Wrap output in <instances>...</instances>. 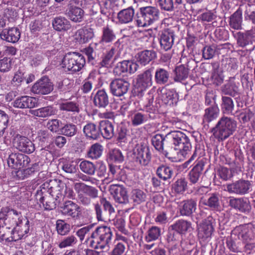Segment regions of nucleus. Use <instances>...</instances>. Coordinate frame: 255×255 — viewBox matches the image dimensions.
I'll list each match as a JSON object with an SVG mask.
<instances>
[{
	"label": "nucleus",
	"mask_w": 255,
	"mask_h": 255,
	"mask_svg": "<svg viewBox=\"0 0 255 255\" xmlns=\"http://www.w3.org/2000/svg\"><path fill=\"white\" fill-rule=\"evenodd\" d=\"M167 139H169L175 146L174 149L177 152L178 160L185 158L190 152L192 146L189 137L180 131H173L166 134Z\"/></svg>",
	"instance_id": "obj_1"
},
{
	"label": "nucleus",
	"mask_w": 255,
	"mask_h": 255,
	"mask_svg": "<svg viewBox=\"0 0 255 255\" xmlns=\"http://www.w3.org/2000/svg\"><path fill=\"white\" fill-rule=\"evenodd\" d=\"M93 239L90 242L91 246L96 249H101L103 252H109L111 245L112 231L110 227L102 226L98 228L91 235Z\"/></svg>",
	"instance_id": "obj_2"
},
{
	"label": "nucleus",
	"mask_w": 255,
	"mask_h": 255,
	"mask_svg": "<svg viewBox=\"0 0 255 255\" xmlns=\"http://www.w3.org/2000/svg\"><path fill=\"white\" fill-rule=\"evenodd\" d=\"M160 12L154 6H143L138 8L134 18L138 27H146L159 20Z\"/></svg>",
	"instance_id": "obj_3"
},
{
	"label": "nucleus",
	"mask_w": 255,
	"mask_h": 255,
	"mask_svg": "<svg viewBox=\"0 0 255 255\" xmlns=\"http://www.w3.org/2000/svg\"><path fill=\"white\" fill-rule=\"evenodd\" d=\"M237 122L233 119L223 116L211 129V132L216 139L222 141L232 135L237 128Z\"/></svg>",
	"instance_id": "obj_4"
},
{
	"label": "nucleus",
	"mask_w": 255,
	"mask_h": 255,
	"mask_svg": "<svg viewBox=\"0 0 255 255\" xmlns=\"http://www.w3.org/2000/svg\"><path fill=\"white\" fill-rule=\"evenodd\" d=\"M65 187V183L60 180H50L48 182H45L41 185L40 189L36 192V198H38V195H42L47 192L57 202H59L64 198V190Z\"/></svg>",
	"instance_id": "obj_5"
},
{
	"label": "nucleus",
	"mask_w": 255,
	"mask_h": 255,
	"mask_svg": "<svg viewBox=\"0 0 255 255\" xmlns=\"http://www.w3.org/2000/svg\"><path fill=\"white\" fill-rule=\"evenodd\" d=\"M85 63V58L81 54L68 52L62 58L60 65L65 71L74 73L81 71Z\"/></svg>",
	"instance_id": "obj_6"
},
{
	"label": "nucleus",
	"mask_w": 255,
	"mask_h": 255,
	"mask_svg": "<svg viewBox=\"0 0 255 255\" xmlns=\"http://www.w3.org/2000/svg\"><path fill=\"white\" fill-rule=\"evenodd\" d=\"M153 68H149L138 74L135 79L133 91L135 96L141 97L143 93L152 85Z\"/></svg>",
	"instance_id": "obj_7"
},
{
	"label": "nucleus",
	"mask_w": 255,
	"mask_h": 255,
	"mask_svg": "<svg viewBox=\"0 0 255 255\" xmlns=\"http://www.w3.org/2000/svg\"><path fill=\"white\" fill-rule=\"evenodd\" d=\"M26 218L22 216L21 212L8 207H2L0 211V220L11 228L21 224Z\"/></svg>",
	"instance_id": "obj_8"
},
{
	"label": "nucleus",
	"mask_w": 255,
	"mask_h": 255,
	"mask_svg": "<svg viewBox=\"0 0 255 255\" xmlns=\"http://www.w3.org/2000/svg\"><path fill=\"white\" fill-rule=\"evenodd\" d=\"M252 181L243 179H239L227 185V191L231 194L245 195L252 190Z\"/></svg>",
	"instance_id": "obj_9"
},
{
	"label": "nucleus",
	"mask_w": 255,
	"mask_h": 255,
	"mask_svg": "<svg viewBox=\"0 0 255 255\" xmlns=\"http://www.w3.org/2000/svg\"><path fill=\"white\" fill-rule=\"evenodd\" d=\"M180 62L185 63L177 66L174 70L175 82H181L187 79L189 75V71L191 67L190 64H195V61L192 58L187 59L185 56L182 54Z\"/></svg>",
	"instance_id": "obj_10"
},
{
	"label": "nucleus",
	"mask_w": 255,
	"mask_h": 255,
	"mask_svg": "<svg viewBox=\"0 0 255 255\" xmlns=\"http://www.w3.org/2000/svg\"><path fill=\"white\" fill-rule=\"evenodd\" d=\"M254 228L252 224L240 225L232 231V237L235 236L239 240H242L245 243L251 241L253 237Z\"/></svg>",
	"instance_id": "obj_11"
},
{
	"label": "nucleus",
	"mask_w": 255,
	"mask_h": 255,
	"mask_svg": "<svg viewBox=\"0 0 255 255\" xmlns=\"http://www.w3.org/2000/svg\"><path fill=\"white\" fill-rule=\"evenodd\" d=\"M13 146L19 151L30 154L35 149L34 143L28 137L17 135L13 140Z\"/></svg>",
	"instance_id": "obj_12"
},
{
	"label": "nucleus",
	"mask_w": 255,
	"mask_h": 255,
	"mask_svg": "<svg viewBox=\"0 0 255 255\" xmlns=\"http://www.w3.org/2000/svg\"><path fill=\"white\" fill-rule=\"evenodd\" d=\"M138 65L131 60H123L118 62L115 66L113 73L115 75L120 76L123 74H133L137 70Z\"/></svg>",
	"instance_id": "obj_13"
},
{
	"label": "nucleus",
	"mask_w": 255,
	"mask_h": 255,
	"mask_svg": "<svg viewBox=\"0 0 255 255\" xmlns=\"http://www.w3.org/2000/svg\"><path fill=\"white\" fill-rule=\"evenodd\" d=\"M61 211L63 215L70 216L74 220H78L81 215L80 206L72 201H66L61 207Z\"/></svg>",
	"instance_id": "obj_14"
},
{
	"label": "nucleus",
	"mask_w": 255,
	"mask_h": 255,
	"mask_svg": "<svg viewBox=\"0 0 255 255\" xmlns=\"http://www.w3.org/2000/svg\"><path fill=\"white\" fill-rule=\"evenodd\" d=\"M12 105L16 108L31 109L38 106V99L33 97L22 96L16 98Z\"/></svg>",
	"instance_id": "obj_15"
},
{
	"label": "nucleus",
	"mask_w": 255,
	"mask_h": 255,
	"mask_svg": "<svg viewBox=\"0 0 255 255\" xmlns=\"http://www.w3.org/2000/svg\"><path fill=\"white\" fill-rule=\"evenodd\" d=\"M53 90L51 83L47 77H43L32 87L31 91L35 94L46 95Z\"/></svg>",
	"instance_id": "obj_16"
},
{
	"label": "nucleus",
	"mask_w": 255,
	"mask_h": 255,
	"mask_svg": "<svg viewBox=\"0 0 255 255\" xmlns=\"http://www.w3.org/2000/svg\"><path fill=\"white\" fill-rule=\"evenodd\" d=\"M166 139V135L164 136L163 134H156L152 137L151 143L155 149L158 151L162 152L166 158L173 162L177 161L178 159L176 158V156H172L171 155V153L166 150H164V141Z\"/></svg>",
	"instance_id": "obj_17"
},
{
	"label": "nucleus",
	"mask_w": 255,
	"mask_h": 255,
	"mask_svg": "<svg viewBox=\"0 0 255 255\" xmlns=\"http://www.w3.org/2000/svg\"><path fill=\"white\" fill-rule=\"evenodd\" d=\"M240 83L235 82V77H231L221 88V92L224 96L229 95L232 97L239 96Z\"/></svg>",
	"instance_id": "obj_18"
},
{
	"label": "nucleus",
	"mask_w": 255,
	"mask_h": 255,
	"mask_svg": "<svg viewBox=\"0 0 255 255\" xmlns=\"http://www.w3.org/2000/svg\"><path fill=\"white\" fill-rule=\"evenodd\" d=\"M197 208V201L194 199H188L178 203V209L182 216L190 217Z\"/></svg>",
	"instance_id": "obj_19"
},
{
	"label": "nucleus",
	"mask_w": 255,
	"mask_h": 255,
	"mask_svg": "<svg viewBox=\"0 0 255 255\" xmlns=\"http://www.w3.org/2000/svg\"><path fill=\"white\" fill-rule=\"evenodd\" d=\"M229 203L232 208L245 214L249 213L252 209L250 201L244 198L232 197L230 199Z\"/></svg>",
	"instance_id": "obj_20"
},
{
	"label": "nucleus",
	"mask_w": 255,
	"mask_h": 255,
	"mask_svg": "<svg viewBox=\"0 0 255 255\" xmlns=\"http://www.w3.org/2000/svg\"><path fill=\"white\" fill-rule=\"evenodd\" d=\"M212 218L208 217L207 219L200 224L198 232V237L203 241L211 238L214 231V227L211 222Z\"/></svg>",
	"instance_id": "obj_21"
},
{
	"label": "nucleus",
	"mask_w": 255,
	"mask_h": 255,
	"mask_svg": "<svg viewBox=\"0 0 255 255\" xmlns=\"http://www.w3.org/2000/svg\"><path fill=\"white\" fill-rule=\"evenodd\" d=\"M175 36V33L172 30L168 29L163 31L159 38L161 48L165 51L170 50L174 44Z\"/></svg>",
	"instance_id": "obj_22"
},
{
	"label": "nucleus",
	"mask_w": 255,
	"mask_h": 255,
	"mask_svg": "<svg viewBox=\"0 0 255 255\" xmlns=\"http://www.w3.org/2000/svg\"><path fill=\"white\" fill-rule=\"evenodd\" d=\"M155 117L154 112H136L131 117V123L133 126H138L149 120L154 119Z\"/></svg>",
	"instance_id": "obj_23"
},
{
	"label": "nucleus",
	"mask_w": 255,
	"mask_h": 255,
	"mask_svg": "<svg viewBox=\"0 0 255 255\" xmlns=\"http://www.w3.org/2000/svg\"><path fill=\"white\" fill-rule=\"evenodd\" d=\"M136 160L142 165H147L151 159V153L148 146H138L134 152Z\"/></svg>",
	"instance_id": "obj_24"
},
{
	"label": "nucleus",
	"mask_w": 255,
	"mask_h": 255,
	"mask_svg": "<svg viewBox=\"0 0 255 255\" xmlns=\"http://www.w3.org/2000/svg\"><path fill=\"white\" fill-rule=\"evenodd\" d=\"M220 199L218 193H212L209 194V197L207 199L202 198L200 203L208 207L213 211H218L221 208Z\"/></svg>",
	"instance_id": "obj_25"
},
{
	"label": "nucleus",
	"mask_w": 255,
	"mask_h": 255,
	"mask_svg": "<svg viewBox=\"0 0 255 255\" xmlns=\"http://www.w3.org/2000/svg\"><path fill=\"white\" fill-rule=\"evenodd\" d=\"M204 165V162L202 160L197 162L195 165L189 171L188 174V178L190 183L195 184L198 182L202 174Z\"/></svg>",
	"instance_id": "obj_26"
},
{
	"label": "nucleus",
	"mask_w": 255,
	"mask_h": 255,
	"mask_svg": "<svg viewBox=\"0 0 255 255\" xmlns=\"http://www.w3.org/2000/svg\"><path fill=\"white\" fill-rule=\"evenodd\" d=\"M0 36L2 40L8 42L16 43L20 37V32L17 28L12 27L3 29Z\"/></svg>",
	"instance_id": "obj_27"
},
{
	"label": "nucleus",
	"mask_w": 255,
	"mask_h": 255,
	"mask_svg": "<svg viewBox=\"0 0 255 255\" xmlns=\"http://www.w3.org/2000/svg\"><path fill=\"white\" fill-rule=\"evenodd\" d=\"M58 105L59 110L62 111L77 114L80 111L79 104L76 101L61 99Z\"/></svg>",
	"instance_id": "obj_28"
},
{
	"label": "nucleus",
	"mask_w": 255,
	"mask_h": 255,
	"mask_svg": "<svg viewBox=\"0 0 255 255\" xmlns=\"http://www.w3.org/2000/svg\"><path fill=\"white\" fill-rule=\"evenodd\" d=\"M94 36L93 28L84 27L78 29L75 34L76 39L80 43H85L92 39Z\"/></svg>",
	"instance_id": "obj_29"
},
{
	"label": "nucleus",
	"mask_w": 255,
	"mask_h": 255,
	"mask_svg": "<svg viewBox=\"0 0 255 255\" xmlns=\"http://www.w3.org/2000/svg\"><path fill=\"white\" fill-rule=\"evenodd\" d=\"M129 83L121 79L113 80V95L120 97L128 90Z\"/></svg>",
	"instance_id": "obj_30"
},
{
	"label": "nucleus",
	"mask_w": 255,
	"mask_h": 255,
	"mask_svg": "<svg viewBox=\"0 0 255 255\" xmlns=\"http://www.w3.org/2000/svg\"><path fill=\"white\" fill-rule=\"evenodd\" d=\"M113 197L117 202L125 204L128 202L127 192L123 186L113 184Z\"/></svg>",
	"instance_id": "obj_31"
},
{
	"label": "nucleus",
	"mask_w": 255,
	"mask_h": 255,
	"mask_svg": "<svg viewBox=\"0 0 255 255\" xmlns=\"http://www.w3.org/2000/svg\"><path fill=\"white\" fill-rule=\"evenodd\" d=\"M219 114V109L218 106L209 107L205 110V114L203 118L202 124L204 128L209 127L208 123L216 119Z\"/></svg>",
	"instance_id": "obj_32"
},
{
	"label": "nucleus",
	"mask_w": 255,
	"mask_h": 255,
	"mask_svg": "<svg viewBox=\"0 0 255 255\" xmlns=\"http://www.w3.org/2000/svg\"><path fill=\"white\" fill-rule=\"evenodd\" d=\"M135 57L138 63L144 66L156 57V53L153 50H145L138 52Z\"/></svg>",
	"instance_id": "obj_33"
},
{
	"label": "nucleus",
	"mask_w": 255,
	"mask_h": 255,
	"mask_svg": "<svg viewBox=\"0 0 255 255\" xmlns=\"http://www.w3.org/2000/svg\"><path fill=\"white\" fill-rule=\"evenodd\" d=\"M237 34V44L239 46L245 47L253 43L254 37L253 31L248 30L245 32H238Z\"/></svg>",
	"instance_id": "obj_34"
},
{
	"label": "nucleus",
	"mask_w": 255,
	"mask_h": 255,
	"mask_svg": "<svg viewBox=\"0 0 255 255\" xmlns=\"http://www.w3.org/2000/svg\"><path fill=\"white\" fill-rule=\"evenodd\" d=\"M52 25L55 30L58 31H66L70 29V22L65 17L57 16L53 20Z\"/></svg>",
	"instance_id": "obj_35"
},
{
	"label": "nucleus",
	"mask_w": 255,
	"mask_h": 255,
	"mask_svg": "<svg viewBox=\"0 0 255 255\" xmlns=\"http://www.w3.org/2000/svg\"><path fill=\"white\" fill-rule=\"evenodd\" d=\"M84 13V11L82 8L71 4L67 12V15L72 21L80 22L83 19Z\"/></svg>",
	"instance_id": "obj_36"
},
{
	"label": "nucleus",
	"mask_w": 255,
	"mask_h": 255,
	"mask_svg": "<svg viewBox=\"0 0 255 255\" xmlns=\"http://www.w3.org/2000/svg\"><path fill=\"white\" fill-rule=\"evenodd\" d=\"M243 9L242 4L237 10L231 15L229 24L234 29H240L242 27Z\"/></svg>",
	"instance_id": "obj_37"
},
{
	"label": "nucleus",
	"mask_w": 255,
	"mask_h": 255,
	"mask_svg": "<svg viewBox=\"0 0 255 255\" xmlns=\"http://www.w3.org/2000/svg\"><path fill=\"white\" fill-rule=\"evenodd\" d=\"M170 72L163 68H157L154 75L155 82L158 85H166L169 81Z\"/></svg>",
	"instance_id": "obj_38"
},
{
	"label": "nucleus",
	"mask_w": 255,
	"mask_h": 255,
	"mask_svg": "<svg viewBox=\"0 0 255 255\" xmlns=\"http://www.w3.org/2000/svg\"><path fill=\"white\" fill-rule=\"evenodd\" d=\"M135 13L132 7L130 6L120 10L117 15V18L121 23H128L131 22Z\"/></svg>",
	"instance_id": "obj_39"
},
{
	"label": "nucleus",
	"mask_w": 255,
	"mask_h": 255,
	"mask_svg": "<svg viewBox=\"0 0 255 255\" xmlns=\"http://www.w3.org/2000/svg\"><path fill=\"white\" fill-rule=\"evenodd\" d=\"M191 225L192 224L190 221L180 219L171 225V228L177 233L182 235L185 234L192 228Z\"/></svg>",
	"instance_id": "obj_40"
},
{
	"label": "nucleus",
	"mask_w": 255,
	"mask_h": 255,
	"mask_svg": "<svg viewBox=\"0 0 255 255\" xmlns=\"http://www.w3.org/2000/svg\"><path fill=\"white\" fill-rule=\"evenodd\" d=\"M221 108L222 112L226 115H234L233 112L235 105L234 101L230 97L222 96Z\"/></svg>",
	"instance_id": "obj_41"
},
{
	"label": "nucleus",
	"mask_w": 255,
	"mask_h": 255,
	"mask_svg": "<svg viewBox=\"0 0 255 255\" xmlns=\"http://www.w3.org/2000/svg\"><path fill=\"white\" fill-rule=\"evenodd\" d=\"M83 131L86 136L91 139H97L100 137V128L94 124H87L84 127Z\"/></svg>",
	"instance_id": "obj_42"
},
{
	"label": "nucleus",
	"mask_w": 255,
	"mask_h": 255,
	"mask_svg": "<svg viewBox=\"0 0 255 255\" xmlns=\"http://www.w3.org/2000/svg\"><path fill=\"white\" fill-rule=\"evenodd\" d=\"M30 113L39 118H47L54 115L55 114V110L53 107L49 106L31 110Z\"/></svg>",
	"instance_id": "obj_43"
},
{
	"label": "nucleus",
	"mask_w": 255,
	"mask_h": 255,
	"mask_svg": "<svg viewBox=\"0 0 255 255\" xmlns=\"http://www.w3.org/2000/svg\"><path fill=\"white\" fill-rule=\"evenodd\" d=\"M178 94L174 89L167 90L163 93L162 98L164 103L170 106L176 104L179 100Z\"/></svg>",
	"instance_id": "obj_44"
},
{
	"label": "nucleus",
	"mask_w": 255,
	"mask_h": 255,
	"mask_svg": "<svg viewBox=\"0 0 255 255\" xmlns=\"http://www.w3.org/2000/svg\"><path fill=\"white\" fill-rule=\"evenodd\" d=\"M157 2L162 10L171 12L175 9V5L182 3V0H158Z\"/></svg>",
	"instance_id": "obj_45"
},
{
	"label": "nucleus",
	"mask_w": 255,
	"mask_h": 255,
	"mask_svg": "<svg viewBox=\"0 0 255 255\" xmlns=\"http://www.w3.org/2000/svg\"><path fill=\"white\" fill-rule=\"evenodd\" d=\"M94 103L98 107H105L109 103L108 96L104 90H99L94 98Z\"/></svg>",
	"instance_id": "obj_46"
},
{
	"label": "nucleus",
	"mask_w": 255,
	"mask_h": 255,
	"mask_svg": "<svg viewBox=\"0 0 255 255\" xmlns=\"http://www.w3.org/2000/svg\"><path fill=\"white\" fill-rule=\"evenodd\" d=\"M74 188L76 190L79 189H82L87 195L93 198H95L98 196V191L97 189L92 186L87 185L83 183H75Z\"/></svg>",
	"instance_id": "obj_47"
},
{
	"label": "nucleus",
	"mask_w": 255,
	"mask_h": 255,
	"mask_svg": "<svg viewBox=\"0 0 255 255\" xmlns=\"http://www.w3.org/2000/svg\"><path fill=\"white\" fill-rule=\"evenodd\" d=\"M156 173L159 178L166 181L171 178L173 171L171 167L162 165L157 168Z\"/></svg>",
	"instance_id": "obj_48"
},
{
	"label": "nucleus",
	"mask_w": 255,
	"mask_h": 255,
	"mask_svg": "<svg viewBox=\"0 0 255 255\" xmlns=\"http://www.w3.org/2000/svg\"><path fill=\"white\" fill-rule=\"evenodd\" d=\"M235 236L232 237L231 234L230 238L226 239V245L228 249L234 253H239L241 251V242Z\"/></svg>",
	"instance_id": "obj_49"
},
{
	"label": "nucleus",
	"mask_w": 255,
	"mask_h": 255,
	"mask_svg": "<svg viewBox=\"0 0 255 255\" xmlns=\"http://www.w3.org/2000/svg\"><path fill=\"white\" fill-rule=\"evenodd\" d=\"M100 135L102 134L104 138L111 139L112 136V123L108 120H105L100 122Z\"/></svg>",
	"instance_id": "obj_50"
},
{
	"label": "nucleus",
	"mask_w": 255,
	"mask_h": 255,
	"mask_svg": "<svg viewBox=\"0 0 255 255\" xmlns=\"http://www.w3.org/2000/svg\"><path fill=\"white\" fill-rule=\"evenodd\" d=\"M161 229L156 226H152L147 231L145 236V240L146 242L154 241L160 237Z\"/></svg>",
	"instance_id": "obj_51"
},
{
	"label": "nucleus",
	"mask_w": 255,
	"mask_h": 255,
	"mask_svg": "<svg viewBox=\"0 0 255 255\" xmlns=\"http://www.w3.org/2000/svg\"><path fill=\"white\" fill-rule=\"evenodd\" d=\"M77 132V126L71 123L65 124L60 128L61 134L67 137H72L76 135Z\"/></svg>",
	"instance_id": "obj_52"
},
{
	"label": "nucleus",
	"mask_w": 255,
	"mask_h": 255,
	"mask_svg": "<svg viewBox=\"0 0 255 255\" xmlns=\"http://www.w3.org/2000/svg\"><path fill=\"white\" fill-rule=\"evenodd\" d=\"M11 227L4 225L0 220V242L3 244L9 242Z\"/></svg>",
	"instance_id": "obj_53"
},
{
	"label": "nucleus",
	"mask_w": 255,
	"mask_h": 255,
	"mask_svg": "<svg viewBox=\"0 0 255 255\" xmlns=\"http://www.w3.org/2000/svg\"><path fill=\"white\" fill-rule=\"evenodd\" d=\"M243 12H244L245 19L250 20L253 24H255V11L252 10V5L249 3L242 4Z\"/></svg>",
	"instance_id": "obj_54"
},
{
	"label": "nucleus",
	"mask_w": 255,
	"mask_h": 255,
	"mask_svg": "<svg viewBox=\"0 0 255 255\" xmlns=\"http://www.w3.org/2000/svg\"><path fill=\"white\" fill-rule=\"evenodd\" d=\"M56 230L57 233L61 236L67 235L71 230V226L64 220H58L56 221Z\"/></svg>",
	"instance_id": "obj_55"
},
{
	"label": "nucleus",
	"mask_w": 255,
	"mask_h": 255,
	"mask_svg": "<svg viewBox=\"0 0 255 255\" xmlns=\"http://www.w3.org/2000/svg\"><path fill=\"white\" fill-rule=\"evenodd\" d=\"M146 194L139 189H134L132 191L131 199L135 205H138L145 200Z\"/></svg>",
	"instance_id": "obj_56"
},
{
	"label": "nucleus",
	"mask_w": 255,
	"mask_h": 255,
	"mask_svg": "<svg viewBox=\"0 0 255 255\" xmlns=\"http://www.w3.org/2000/svg\"><path fill=\"white\" fill-rule=\"evenodd\" d=\"M222 65L227 71L233 72L238 67L237 59L236 58H225L222 60Z\"/></svg>",
	"instance_id": "obj_57"
},
{
	"label": "nucleus",
	"mask_w": 255,
	"mask_h": 255,
	"mask_svg": "<svg viewBox=\"0 0 255 255\" xmlns=\"http://www.w3.org/2000/svg\"><path fill=\"white\" fill-rule=\"evenodd\" d=\"M187 182L185 178H180L175 182L173 185V190L178 194H182L186 190Z\"/></svg>",
	"instance_id": "obj_58"
},
{
	"label": "nucleus",
	"mask_w": 255,
	"mask_h": 255,
	"mask_svg": "<svg viewBox=\"0 0 255 255\" xmlns=\"http://www.w3.org/2000/svg\"><path fill=\"white\" fill-rule=\"evenodd\" d=\"M9 120L8 115L5 112L0 110V137L2 136L7 128Z\"/></svg>",
	"instance_id": "obj_59"
},
{
	"label": "nucleus",
	"mask_w": 255,
	"mask_h": 255,
	"mask_svg": "<svg viewBox=\"0 0 255 255\" xmlns=\"http://www.w3.org/2000/svg\"><path fill=\"white\" fill-rule=\"evenodd\" d=\"M80 169L84 173L89 175H93L95 172V167L94 164L89 161L84 160L80 164Z\"/></svg>",
	"instance_id": "obj_60"
},
{
	"label": "nucleus",
	"mask_w": 255,
	"mask_h": 255,
	"mask_svg": "<svg viewBox=\"0 0 255 255\" xmlns=\"http://www.w3.org/2000/svg\"><path fill=\"white\" fill-rule=\"evenodd\" d=\"M112 41V30L108 26L104 27L103 29V34L100 43L103 45L110 46Z\"/></svg>",
	"instance_id": "obj_61"
},
{
	"label": "nucleus",
	"mask_w": 255,
	"mask_h": 255,
	"mask_svg": "<svg viewBox=\"0 0 255 255\" xmlns=\"http://www.w3.org/2000/svg\"><path fill=\"white\" fill-rule=\"evenodd\" d=\"M103 148L102 145L98 143L93 144L88 151V156L92 159H97L102 155Z\"/></svg>",
	"instance_id": "obj_62"
},
{
	"label": "nucleus",
	"mask_w": 255,
	"mask_h": 255,
	"mask_svg": "<svg viewBox=\"0 0 255 255\" xmlns=\"http://www.w3.org/2000/svg\"><path fill=\"white\" fill-rule=\"evenodd\" d=\"M77 242L76 238L74 235H70L64 238L58 244L60 249L72 247L76 244Z\"/></svg>",
	"instance_id": "obj_63"
},
{
	"label": "nucleus",
	"mask_w": 255,
	"mask_h": 255,
	"mask_svg": "<svg viewBox=\"0 0 255 255\" xmlns=\"http://www.w3.org/2000/svg\"><path fill=\"white\" fill-rule=\"evenodd\" d=\"M62 124V122L57 119L49 120L47 124L46 127L51 132L53 133H57L59 130L60 131V127Z\"/></svg>",
	"instance_id": "obj_64"
}]
</instances>
